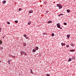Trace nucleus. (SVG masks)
<instances>
[{
    "instance_id": "1",
    "label": "nucleus",
    "mask_w": 76,
    "mask_h": 76,
    "mask_svg": "<svg viewBox=\"0 0 76 76\" xmlns=\"http://www.w3.org/2000/svg\"><path fill=\"white\" fill-rule=\"evenodd\" d=\"M57 7H58L59 8V9H61L62 8V5L61 4H57Z\"/></svg>"
},
{
    "instance_id": "2",
    "label": "nucleus",
    "mask_w": 76,
    "mask_h": 76,
    "mask_svg": "<svg viewBox=\"0 0 76 76\" xmlns=\"http://www.w3.org/2000/svg\"><path fill=\"white\" fill-rule=\"evenodd\" d=\"M60 23H58L57 24V26L58 28H59L60 27Z\"/></svg>"
},
{
    "instance_id": "3",
    "label": "nucleus",
    "mask_w": 76,
    "mask_h": 76,
    "mask_svg": "<svg viewBox=\"0 0 76 76\" xmlns=\"http://www.w3.org/2000/svg\"><path fill=\"white\" fill-rule=\"evenodd\" d=\"M29 12V13H33V11H32V10H30Z\"/></svg>"
},
{
    "instance_id": "4",
    "label": "nucleus",
    "mask_w": 76,
    "mask_h": 76,
    "mask_svg": "<svg viewBox=\"0 0 76 76\" xmlns=\"http://www.w3.org/2000/svg\"><path fill=\"white\" fill-rule=\"evenodd\" d=\"M65 44H64L63 43H61V45H62V46H64V45H65Z\"/></svg>"
},
{
    "instance_id": "5",
    "label": "nucleus",
    "mask_w": 76,
    "mask_h": 76,
    "mask_svg": "<svg viewBox=\"0 0 76 76\" xmlns=\"http://www.w3.org/2000/svg\"><path fill=\"white\" fill-rule=\"evenodd\" d=\"M70 51L71 52H73V51H75V50L74 49H73V50H70Z\"/></svg>"
},
{
    "instance_id": "6",
    "label": "nucleus",
    "mask_w": 76,
    "mask_h": 76,
    "mask_svg": "<svg viewBox=\"0 0 76 76\" xmlns=\"http://www.w3.org/2000/svg\"><path fill=\"white\" fill-rule=\"evenodd\" d=\"M20 54H21V55H22V56L23 54H24V52H23V51L21 52Z\"/></svg>"
},
{
    "instance_id": "7",
    "label": "nucleus",
    "mask_w": 76,
    "mask_h": 76,
    "mask_svg": "<svg viewBox=\"0 0 76 76\" xmlns=\"http://www.w3.org/2000/svg\"><path fill=\"white\" fill-rule=\"evenodd\" d=\"M66 11L67 12V13H70V10H66Z\"/></svg>"
},
{
    "instance_id": "8",
    "label": "nucleus",
    "mask_w": 76,
    "mask_h": 76,
    "mask_svg": "<svg viewBox=\"0 0 76 76\" xmlns=\"http://www.w3.org/2000/svg\"><path fill=\"white\" fill-rule=\"evenodd\" d=\"M48 23H52V21H51V20L49 21L48 22Z\"/></svg>"
},
{
    "instance_id": "9",
    "label": "nucleus",
    "mask_w": 76,
    "mask_h": 76,
    "mask_svg": "<svg viewBox=\"0 0 76 76\" xmlns=\"http://www.w3.org/2000/svg\"><path fill=\"white\" fill-rule=\"evenodd\" d=\"M71 46H72V47H74V46H75V44H73V43H71Z\"/></svg>"
},
{
    "instance_id": "10",
    "label": "nucleus",
    "mask_w": 76,
    "mask_h": 76,
    "mask_svg": "<svg viewBox=\"0 0 76 76\" xmlns=\"http://www.w3.org/2000/svg\"><path fill=\"white\" fill-rule=\"evenodd\" d=\"M10 57H13V58H15V56H13L12 55H10Z\"/></svg>"
},
{
    "instance_id": "11",
    "label": "nucleus",
    "mask_w": 76,
    "mask_h": 76,
    "mask_svg": "<svg viewBox=\"0 0 76 76\" xmlns=\"http://www.w3.org/2000/svg\"><path fill=\"white\" fill-rule=\"evenodd\" d=\"M23 45L24 46V47H25L26 46V43H24L23 44Z\"/></svg>"
},
{
    "instance_id": "12",
    "label": "nucleus",
    "mask_w": 76,
    "mask_h": 76,
    "mask_svg": "<svg viewBox=\"0 0 76 76\" xmlns=\"http://www.w3.org/2000/svg\"><path fill=\"white\" fill-rule=\"evenodd\" d=\"M6 1L5 0H4L3 1V3H4V4H5L6 3Z\"/></svg>"
},
{
    "instance_id": "13",
    "label": "nucleus",
    "mask_w": 76,
    "mask_h": 76,
    "mask_svg": "<svg viewBox=\"0 0 76 76\" xmlns=\"http://www.w3.org/2000/svg\"><path fill=\"white\" fill-rule=\"evenodd\" d=\"M67 38H70V35H69V34H68L67 35Z\"/></svg>"
},
{
    "instance_id": "14",
    "label": "nucleus",
    "mask_w": 76,
    "mask_h": 76,
    "mask_svg": "<svg viewBox=\"0 0 76 76\" xmlns=\"http://www.w3.org/2000/svg\"><path fill=\"white\" fill-rule=\"evenodd\" d=\"M32 51L33 53H35V51H36V50H35V49H34Z\"/></svg>"
},
{
    "instance_id": "15",
    "label": "nucleus",
    "mask_w": 76,
    "mask_h": 76,
    "mask_svg": "<svg viewBox=\"0 0 76 76\" xmlns=\"http://www.w3.org/2000/svg\"><path fill=\"white\" fill-rule=\"evenodd\" d=\"M38 46H37V47H36L35 48V49L36 50H38Z\"/></svg>"
},
{
    "instance_id": "16",
    "label": "nucleus",
    "mask_w": 76,
    "mask_h": 76,
    "mask_svg": "<svg viewBox=\"0 0 76 76\" xmlns=\"http://www.w3.org/2000/svg\"><path fill=\"white\" fill-rule=\"evenodd\" d=\"M30 70H31V73H32V74H34V73L32 72V69H30Z\"/></svg>"
},
{
    "instance_id": "17",
    "label": "nucleus",
    "mask_w": 76,
    "mask_h": 76,
    "mask_svg": "<svg viewBox=\"0 0 76 76\" xmlns=\"http://www.w3.org/2000/svg\"><path fill=\"white\" fill-rule=\"evenodd\" d=\"M10 60H9L8 62V63L9 64H10Z\"/></svg>"
},
{
    "instance_id": "18",
    "label": "nucleus",
    "mask_w": 76,
    "mask_h": 76,
    "mask_svg": "<svg viewBox=\"0 0 76 76\" xmlns=\"http://www.w3.org/2000/svg\"><path fill=\"white\" fill-rule=\"evenodd\" d=\"M72 61V59H71L70 58H69V60H68V61Z\"/></svg>"
},
{
    "instance_id": "19",
    "label": "nucleus",
    "mask_w": 76,
    "mask_h": 76,
    "mask_svg": "<svg viewBox=\"0 0 76 76\" xmlns=\"http://www.w3.org/2000/svg\"><path fill=\"white\" fill-rule=\"evenodd\" d=\"M31 22H29L28 23V25H31Z\"/></svg>"
},
{
    "instance_id": "20",
    "label": "nucleus",
    "mask_w": 76,
    "mask_h": 76,
    "mask_svg": "<svg viewBox=\"0 0 76 76\" xmlns=\"http://www.w3.org/2000/svg\"><path fill=\"white\" fill-rule=\"evenodd\" d=\"M72 59H75V57L73 56L72 57Z\"/></svg>"
},
{
    "instance_id": "21",
    "label": "nucleus",
    "mask_w": 76,
    "mask_h": 76,
    "mask_svg": "<svg viewBox=\"0 0 76 76\" xmlns=\"http://www.w3.org/2000/svg\"><path fill=\"white\" fill-rule=\"evenodd\" d=\"M15 23H18V20H15Z\"/></svg>"
},
{
    "instance_id": "22",
    "label": "nucleus",
    "mask_w": 76,
    "mask_h": 76,
    "mask_svg": "<svg viewBox=\"0 0 76 76\" xmlns=\"http://www.w3.org/2000/svg\"><path fill=\"white\" fill-rule=\"evenodd\" d=\"M61 16H63V14H59V16H61Z\"/></svg>"
},
{
    "instance_id": "23",
    "label": "nucleus",
    "mask_w": 76,
    "mask_h": 76,
    "mask_svg": "<svg viewBox=\"0 0 76 76\" xmlns=\"http://www.w3.org/2000/svg\"><path fill=\"white\" fill-rule=\"evenodd\" d=\"M64 25H67V23H64Z\"/></svg>"
},
{
    "instance_id": "24",
    "label": "nucleus",
    "mask_w": 76,
    "mask_h": 76,
    "mask_svg": "<svg viewBox=\"0 0 76 76\" xmlns=\"http://www.w3.org/2000/svg\"><path fill=\"white\" fill-rule=\"evenodd\" d=\"M52 37H54V34L52 33Z\"/></svg>"
},
{
    "instance_id": "25",
    "label": "nucleus",
    "mask_w": 76,
    "mask_h": 76,
    "mask_svg": "<svg viewBox=\"0 0 76 76\" xmlns=\"http://www.w3.org/2000/svg\"><path fill=\"white\" fill-rule=\"evenodd\" d=\"M23 36H24V37H25H25H26V34H24V35H23Z\"/></svg>"
},
{
    "instance_id": "26",
    "label": "nucleus",
    "mask_w": 76,
    "mask_h": 76,
    "mask_svg": "<svg viewBox=\"0 0 76 76\" xmlns=\"http://www.w3.org/2000/svg\"><path fill=\"white\" fill-rule=\"evenodd\" d=\"M24 55H25V56H27V54H26L25 52L24 53Z\"/></svg>"
},
{
    "instance_id": "27",
    "label": "nucleus",
    "mask_w": 76,
    "mask_h": 76,
    "mask_svg": "<svg viewBox=\"0 0 76 76\" xmlns=\"http://www.w3.org/2000/svg\"><path fill=\"white\" fill-rule=\"evenodd\" d=\"M2 42L0 40V44H2Z\"/></svg>"
},
{
    "instance_id": "28",
    "label": "nucleus",
    "mask_w": 76,
    "mask_h": 76,
    "mask_svg": "<svg viewBox=\"0 0 76 76\" xmlns=\"http://www.w3.org/2000/svg\"><path fill=\"white\" fill-rule=\"evenodd\" d=\"M7 24H8L9 25H10V22H9L7 21Z\"/></svg>"
},
{
    "instance_id": "29",
    "label": "nucleus",
    "mask_w": 76,
    "mask_h": 76,
    "mask_svg": "<svg viewBox=\"0 0 76 76\" xmlns=\"http://www.w3.org/2000/svg\"><path fill=\"white\" fill-rule=\"evenodd\" d=\"M19 11H20L22 10V9L19 8Z\"/></svg>"
},
{
    "instance_id": "30",
    "label": "nucleus",
    "mask_w": 76,
    "mask_h": 76,
    "mask_svg": "<svg viewBox=\"0 0 76 76\" xmlns=\"http://www.w3.org/2000/svg\"><path fill=\"white\" fill-rule=\"evenodd\" d=\"M43 35H47V33H43Z\"/></svg>"
},
{
    "instance_id": "31",
    "label": "nucleus",
    "mask_w": 76,
    "mask_h": 76,
    "mask_svg": "<svg viewBox=\"0 0 76 76\" xmlns=\"http://www.w3.org/2000/svg\"><path fill=\"white\" fill-rule=\"evenodd\" d=\"M0 49L1 50H3V47H1Z\"/></svg>"
},
{
    "instance_id": "32",
    "label": "nucleus",
    "mask_w": 76,
    "mask_h": 76,
    "mask_svg": "<svg viewBox=\"0 0 76 76\" xmlns=\"http://www.w3.org/2000/svg\"><path fill=\"white\" fill-rule=\"evenodd\" d=\"M66 47H67V48H69V45H66Z\"/></svg>"
},
{
    "instance_id": "33",
    "label": "nucleus",
    "mask_w": 76,
    "mask_h": 76,
    "mask_svg": "<svg viewBox=\"0 0 76 76\" xmlns=\"http://www.w3.org/2000/svg\"><path fill=\"white\" fill-rule=\"evenodd\" d=\"M1 28L0 27V32H1Z\"/></svg>"
},
{
    "instance_id": "34",
    "label": "nucleus",
    "mask_w": 76,
    "mask_h": 76,
    "mask_svg": "<svg viewBox=\"0 0 76 76\" xmlns=\"http://www.w3.org/2000/svg\"><path fill=\"white\" fill-rule=\"evenodd\" d=\"M47 76H50V74H47Z\"/></svg>"
},
{
    "instance_id": "35",
    "label": "nucleus",
    "mask_w": 76,
    "mask_h": 76,
    "mask_svg": "<svg viewBox=\"0 0 76 76\" xmlns=\"http://www.w3.org/2000/svg\"><path fill=\"white\" fill-rule=\"evenodd\" d=\"M25 38H26V39H28V37H26H26H25Z\"/></svg>"
},
{
    "instance_id": "36",
    "label": "nucleus",
    "mask_w": 76,
    "mask_h": 76,
    "mask_svg": "<svg viewBox=\"0 0 76 76\" xmlns=\"http://www.w3.org/2000/svg\"><path fill=\"white\" fill-rule=\"evenodd\" d=\"M60 28V29H62V28H61L60 27V28Z\"/></svg>"
},
{
    "instance_id": "37",
    "label": "nucleus",
    "mask_w": 76,
    "mask_h": 76,
    "mask_svg": "<svg viewBox=\"0 0 76 76\" xmlns=\"http://www.w3.org/2000/svg\"><path fill=\"white\" fill-rule=\"evenodd\" d=\"M3 38H4V37H3Z\"/></svg>"
},
{
    "instance_id": "38",
    "label": "nucleus",
    "mask_w": 76,
    "mask_h": 76,
    "mask_svg": "<svg viewBox=\"0 0 76 76\" xmlns=\"http://www.w3.org/2000/svg\"><path fill=\"white\" fill-rule=\"evenodd\" d=\"M1 61H0V63H1Z\"/></svg>"
},
{
    "instance_id": "39",
    "label": "nucleus",
    "mask_w": 76,
    "mask_h": 76,
    "mask_svg": "<svg viewBox=\"0 0 76 76\" xmlns=\"http://www.w3.org/2000/svg\"><path fill=\"white\" fill-rule=\"evenodd\" d=\"M46 12H48V11H47Z\"/></svg>"
}]
</instances>
